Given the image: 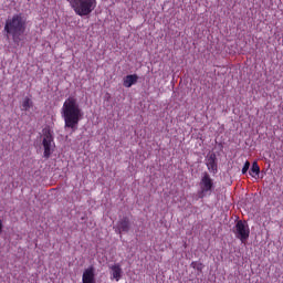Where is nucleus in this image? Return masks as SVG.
Listing matches in <instances>:
<instances>
[{
  "mask_svg": "<svg viewBox=\"0 0 283 283\" xmlns=\"http://www.w3.org/2000/svg\"><path fill=\"white\" fill-rule=\"evenodd\" d=\"M251 167V163L249 160H247L243 165V168H242V174L243 176L247 174V171H249V168Z\"/></svg>",
  "mask_w": 283,
  "mask_h": 283,
  "instance_id": "15",
  "label": "nucleus"
},
{
  "mask_svg": "<svg viewBox=\"0 0 283 283\" xmlns=\"http://www.w3.org/2000/svg\"><path fill=\"white\" fill-rule=\"evenodd\" d=\"M32 107V99L30 97H25L22 102V109L23 112H28Z\"/></svg>",
  "mask_w": 283,
  "mask_h": 283,
  "instance_id": "13",
  "label": "nucleus"
},
{
  "mask_svg": "<svg viewBox=\"0 0 283 283\" xmlns=\"http://www.w3.org/2000/svg\"><path fill=\"white\" fill-rule=\"evenodd\" d=\"M95 277H96V274H95L94 266H90L83 272L82 283H95L96 282Z\"/></svg>",
  "mask_w": 283,
  "mask_h": 283,
  "instance_id": "9",
  "label": "nucleus"
},
{
  "mask_svg": "<svg viewBox=\"0 0 283 283\" xmlns=\"http://www.w3.org/2000/svg\"><path fill=\"white\" fill-rule=\"evenodd\" d=\"M218 158L216 157V153L210 154L206 159V165L210 174H218Z\"/></svg>",
  "mask_w": 283,
  "mask_h": 283,
  "instance_id": "7",
  "label": "nucleus"
},
{
  "mask_svg": "<svg viewBox=\"0 0 283 283\" xmlns=\"http://www.w3.org/2000/svg\"><path fill=\"white\" fill-rule=\"evenodd\" d=\"M109 271L112 280L119 282L120 277H123V268L120 266V263L109 265Z\"/></svg>",
  "mask_w": 283,
  "mask_h": 283,
  "instance_id": "8",
  "label": "nucleus"
},
{
  "mask_svg": "<svg viewBox=\"0 0 283 283\" xmlns=\"http://www.w3.org/2000/svg\"><path fill=\"white\" fill-rule=\"evenodd\" d=\"M25 18L23 13H15L11 18H8L4 24V32L9 36H12L14 43L21 41V36L25 33Z\"/></svg>",
  "mask_w": 283,
  "mask_h": 283,
  "instance_id": "2",
  "label": "nucleus"
},
{
  "mask_svg": "<svg viewBox=\"0 0 283 283\" xmlns=\"http://www.w3.org/2000/svg\"><path fill=\"white\" fill-rule=\"evenodd\" d=\"M249 174L252 178H255V176H260V165H258V161H253Z\"/></svg>",
  "mask_w": 283,
  "mask_h": 283,
  "instance_id": "12",
  "label": "nucleus"
},
{
  "mask_svg": "<svg viewBox=\"0 0 283 283\" xmlns=\"http://www.w3.org/2000/svg\"><path fill=\"white\" fill-rule=\"evenodd\" d=\"M129 229H130L129 218L123 217L117 222V231H118V233H129Z\"/></svg>",
  "mask_w": 283,
  "mask_h": 283,
  "instance_id": "10",
  "label": "nucleus"
},
{
  "mask_svg": "<svg viewBox=\"0 0 283 283\" xmlns=\"http://www.w3.org/2000/svg\"><path fill=\"white\" fill-rule=\"evenodd\" d=\"M191 266H192V269H197V271H202L205 269V264H202V263L192 262Z\"/></svg>",
  "mask_w": 283,
  "mask_h": 283,
  "instance_id": "14",
  "label": "nucleus"
},
{
  "mask_svg": "<svg viewBox=\"0 0 283 283\" xmlns=\"http://www.w3.org/2000/svg\"><path fill=\"white\" fill-rule=\"evenodd\" d=\"M42 147L44 149L43 157L48 160L54 151L56 144L54 143V136L50 130H45L42 139Z\"/></svg>",
  "mask_w": 283,
  "mask_h": 283,
  "instance_id": "6",
  "label": "nucleus"
},
{
  "mask_svg": "<svg viewBox=\"0 0 283 283\" xmlns=\"http://www.w3.org/2000/svg\"><path fill=\"white\" fill-rule=\"evenodd\" d=\"M77 17H88L96 10V0H67Z\"/></svg>",
  "mask_w": 283,
  "mask_h": 283,
  "instance_id": "3",
  "label": "nucleus"
},
{
  "mask_svg": "<svg viewBox=\"0 0 283 283\" xmlns=\"http://www.w3.org/2000/svg\"><path fill=\"white\" fill-rule=\"evenodd\" d=\"M200 191L198 192L199 198H205L206 196H211L214 184L213 179L209 172H203L199 182Z\"/></svg>",
  "mask_w": 283,
  "mask_h": 283,
  "instance_id": "5",
  "label": "nucleus"
},
{
  "mask_svg": "<svg viewBox=\"0 0 283 283\" xmlns=\"http://www.w3.org/2000/svg\"><path fill=\"white\" fill-rule=\"evenodd\" d=\"M237 240H240L242 244H247V240H249V235H251V229L249 228V223L247 221L238 220L235 226L232 229Z\"/></svg>",
  "mask_w": 283,
  "mask_h": 283,
  "instance_id": "4",
  "label": "nucleus"
},
{
  "mask_svg": "<svg viewBox=\"0 0 283 283\" xmlns=\"http://www.w3.org/2000/svg\"><path fill=\"white\" fill-rule=\"evenodd\" d=\"M3 231V221L0 219V233Z\"/></svg>",
  "mask_w": 283,
  "mask_h": 283,
  "instance_id": "16",
  "label": "nucleus"
},
{
  "mask_svg": "<svg viewBox=\"0 0 283 283\" xmlns=\"http://www.w3.org/2000/svg\"><path fill=\"white\" fill-rule=\"evenodd\" d=\"M61 115L64 120V129H71L72 134L78 129V123L83 118V109L76 97L70 96L63 103Z\"/></svg>",
  "mask_w": 283,
  "mask_h": 283,
  "instance_id": "1",
  "label": "nucleus"
},
{
  "mask_svg": "<svg viewBox=\"0 0 283 283\" xmlns=\"http://www.w3.org/2000/svg\"><path fill=\"white\" fill-rule=\"evenodd\" d=\"M137 83H138V75L130 74L124 77L123 85L124 87H132V85H136Z\"/></svg>",
  "mask_w": 283,
  "mask_h": 283,
  "instance_id": "11",
  "label": "nucleus"
}]
</instances>
